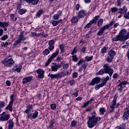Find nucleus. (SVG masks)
<instances>
[{
    "mask_svg": "<svg viewBox=\"0 0 129 129\" xmlns=\"http://www.w3.org/2000/svg\"><path fill=\"white\" fill-rule=\"evenodd\" d=\"M101 120V117H97L96 112L94 111L92 113V116L89 117L87 121V124L89 128H93L94 126L98 124V121Z\"/></svg>",
    "mask_w": 129,
    "mask_h": 129,
    "instance_id": "1",
    "label": "nucleus"
},
{
    "mask_svg": "<svg viewBox=\"0 0 129 129\" xmlns=\"http://www.w3.org/2000/svg\"><path fill=\"white\" fill-rule=\"evenodd\" d=\"M109 74V77H111L113 74V69L110 68L108 64H104L103 69H101L96 74V75H103V74Z\"/></svg>",
    "mask_w": 129,
    "mask_h": 129,
    "instance_id": "2",
    "label": "nucleus"
},
{
    "mask_svg": "<svg viewBox=\"0 0 129 129\" xmlns=\"http://www.w3.org/2000/svg\"><path fill=\"white\" fill-rule=\"evenodd\" d=\"M67 75H69V71L67 70H62L60 72L54 75L49 74L48 76V77H51L52 79L54 78L55 79H61V78L64 77V76H67Z\"/></svg>",
    "mask_w": 129,
    "mask_h": 129,
    "instance_id": "3",
    "label": "nucleus"
},
{
    "mask_svg": "<svg viewBox=\"0 0 129 129\" xmlns=\"http://www.w3.org/2000/svg\"><path fill=\"white\" fill-rule=\"evenodd\" d=\"M126 35V30L122 29L120 30L118 35H116L115 38H112V42H117V41H124Z\"/></svg>",
    "mask_w": 129,
    "mask_h": 129,
    "instance_id": "4",
    "label": "nucleus"
},
{
    "mask_svg": "<svg viewBox=\"0 0 129 129\" xmlns=\"http://www.w3.org/2000/svg\"><path fill=\"white\" fill-rule=\"evenodd\" d=\"M117 100V94H115L113 100L111 102L110 104V108L111 110L109 111L110 113H112L114 111L115 108H118L120 105V103H116Z\"/></svg>",
    "mask_w": 129,
    "mask_h": 129,
    "instance_id": "5",
    "label": "nucleus"
},
{
    "mask_svg": "<svg viewBox=\"0 0 129 129\" xmlns=\"http://www.w3.org/2000/svg\"><path fill=\"white\" fill-rule=\"evenodd\" d=\"M2 63L7 67H12L15 64V61L11 56V55L9 54L5 57L4 60L2 61Z\"/></svg>",
    "mask_w": 129,
    "mask_h": 129,
    "instance_id": "6",
    "label": "nucleus"
},
{
    "mask_svg": "<svg viewBox=\"0 0 129 129\" xmlns=\"http://www.w3.org/2000/svg\"><path fill=\"white\" fill-rule=\"evenodd\" d=\"M27 39V37H24V32H21L20 34L19 38L14 41L13 46L14 48H19L21 47V43L22 41H25Z\"/></svg>",
    "mask_w": 129,
    "mask_h": 129,
    "instance_id": "7",
    "label": "nucleus"
},
{
    "mask_svg": "<svg viewBox=\"0 0 129 129\" xmlns=\"http://www.w3.org/2000/svg\"><path fill=\"white\" fill-rule=\"evenodd\" d=\"M39 115V112L37 110H34V112L33 113H30V114H28L26 116V118L27 119H31V120L33 119H36V118H37L38 116Z\"/></svg>",
    "mask_w": 129,
    "mask_h": 129,
    "instance_id": "8",
    "label": "nucleus"
},
{
    "mask_svg": "<svg viewBox=\"0 0 129 129\" xmlns=\"http://www.w3.org/2000/svg\"><path fill=\"white\" fill-rule=\"evenodd\" d=\"M58 55H59V50H56V52L52 53L51 56L50 57V58L47 60V62L45 63V67L48 66L49 64L51 63V61H52V60H53L54 58H56V57H57Z\"/></svg>",
    "mask_w": 129,
    "mask_h": 129,
    "instance_id": "9",
    "label": "nucleus"
},
{
    "mask_svg": "<svg viewBox=\"0 0 129 129\" xmlns=\"http://www.w3.org/2000/svg\"><path fill=\"white\" fill-rule=\"evenodd\" d=\"M10 114L6 113V112H3L0 115V121H7L8 119H10Z\"/></svg>",
    "mask_w": 129,
    "mask_h": 129,
    "instance_id": "10",
    "label": "nucleus"
},
{
    "mask_svg": "<svg viewBox=\"0 0 129 129\" xmlns=\"http://www.w3.org/2000/svg\"><path fill=\"white\" fill-rule=\"evenodd\" d=\"M87 15L86 11L84 10H81L77 13V16L78 17L79 19H84Z\"/></svg>",
    "mask_w": 129,
    "mask_h": 129,
    "instance_id": "11",
    "label": "nucleus"
},
{
    "mask_svg": "<svg viewBox=\"0 0 129 129\" xmlns=\"http://www.w3.org/2000/svg\"><path fill=\"white\" fill-rule=\"evenodd\" d=\"M53 65L51 66V71L52 72H57L58 69H60L62 66L56 63H53Z\"/></svg>",
    "mask_w": 129,
    "mask_h": 129,
    "instance_id": "12",
    "label": "nucleus"
},
{
    "mask_svg": "<svg viewBox=\"0 0 129 129\" xmlns=\"http://www.w3.org/2000/svg\"><path fill=\"white\" fill-rule=\"evenodd\" d=\"M36 73L38 74V78L40 79H42V78H44V74L45 72L42 69H38L36 71Z\"/></svg>",
    "mask_w": 129,
    "mask_h": 129,
    "instance_id": "13",
    "label": "nucleus"
},
{
    "mask_svg": "<svg viewBox=\"0 0 129 129\" xmlns=\"http://www.w3.org/2000/svg\"><path fill=\"white\" fill-rule=\"evenodd\" d=\"M100 81H101V79L100 77H96L94 78L92 81L90 85H92L93 86L95 85V84H98V83H100Z\"/></svg>",
    "mask_w": 129,
    "mask_h": 129,
    "instance_id": "14",
    "label": "nucleus"
},
{
    "mask_svg": "<svg viewBox=\"0 0 129 129\" xmlns=\"http://www.w3.org/2000/svg\"><path fill=\"white\" fill-rule=\"evenodd\" d=\"M27 108L24 111V113H26L27 115H28V114H30L31 113V112L32 111V110L33 109V105L29 104L27 106Z\"/></svg>",
    "mask_w": 129,
    "mask_h": 129,
    "instance_id": "15",
    "label": "nucleus"
},
{
    "mask_svg": "<svg viewBox=\"0 0 129 129\" xmlns=\"http://www.w3.org/2000/svg\"><path fill=\"white\" fill-rule=\"evenodd\" d=\"M32 79H33L32 76H29V77L24 78L22 80L23 84H27V83L29 82H31Z\"/></svg>",
    "mask_w": 129,
    "mask_h": 129,
    "instance_id": "16",
    "label": "nucleus"
},
{
    "mask_svg": "<svg viewBox=\"0 0 129 129\" xmlns=\"http://www.w3.org/2000/svg\"><path fill=\"white\" fill-rule=\"evenodd\" d=\"M24 1L26 2V3H28L29 5H30V4H31V5H33V6H37V5L39 4V2L40 1V0H24Z\"/></svg>",
    "mask_w": 129,
    "mask_h": 129,
    "instance_id": "17",
    "label": "nucleus"
},
{
    "mask_svg": "<svg viewBox=\"0 0 129 129\" xmlns=\"http://www.w3.org/2000/svg\"><path fill=\"white\" fill-rule=\"evenodd\" d=\"M124 120H126L129 117V106L126 108V111L124 112L123 115Z\"/></svg>",
    "mask_w": 129,
    "mask_h": 129,
    "instance_id": "18",
    "label": "nucleus"
},
{
    "mask_svg": "<svg viewBox=\"0 0 129 129\" xmlns=\"http://www.w3.org/2000/svg\"><path fill=\"white\" fill-rule=\"evenodd\" d=\"M10 25V23L7 22H2L0 21V27L1 28H8Z\"/></svg>",
    "mask_w": 129,
    "mask_h": 129,
    "instance_id": "19",
    "label": "nucleus"
},
{
    "mask_svg": "<svg viewBox=\"0 0 129 129\" xmlns=\"http://www.w3.org/2000/svg\"><path fill=\"white\" fill-rule=\"evenodd\" d=\"M13 104L14 103H13V101H10L9 102V104L8 105V106L6 108V109H8V110L10 111L11 112H12V111H13Z\"/></svg>",
    "mask_w": 129,
    "mask_h": 129,
    "instance_id": "20",
    "label": "nucleus"
},
{
    "mask_svg": "<svg viewBox=\"0 0 129 129\" xmlns=\"http://www.w3.org/2000/svg\"><path fill=\"white\" fill-rule=\"evenodd\" d=\"M106 29L107 28L105 27V26H104L102 28H101L99 30V32H98L97 33L98 36H101V35H102V34L104 33V31H105Z\"/></svg>",
    "mask_w": 129,
    "mask_h": 129,
    "instance_id": "21",
    "label": "nucleus"
},
{
    "mask_svg": "<svg viewBox=\"0 0 129 129\" xmlns=\"http://www.w3.org/2000/svg\"><path fill=\"white\" fill-rule=\"evenodd\" d=\"M23 68V67L22 65H19V66L17 67V65L14 66V69H13L14 71H17L18 73L21 72V70H22V69Z\"/></svg>",
    "mask_w": 129,
    "mask_h": 129,
    "instance_id": "22",
    "label": "nucleus"
},
{
    "mask_svg": "<svg viewBox=\"0 0 129 129\" xmlns=\"http://www.w3.org/2000/svg\"><path fill=\"white\" fill-rule=\"evenodd\" d=\"M79 20H80V19L78 18V16H75L72 19V23H73V24H76L79 22Z\"/></svg>",
    "mask_w": 129,
    "mask_h": 129,
    "instance_id": "23",
    "label": "nucleus"
},
{
    "mask_svg": "<svg viewBox=\"0 0 129 129\" xmlns=\"http://www.w3.org/2000/svg\"><path fill=\"white\" fill-rule=\"evenodd\" d=\"M109 80V77L107 76L106 78H104L102 84L104 86H105L106 85V83H107V82Z\"/></svg>",
    "mask_w": 129,
    "mask_h": 129,
    "instance_id": "24",
    "label": "nucleus"
},
{
    "mask_svg": "<svg viewBox=\"0 0 129 129\" xmlns=\"http://www.w3.org/2000/svg\"><path fill=\"white\" fill-rule=\"evenodd\" d=\"M99 111L100 115H103L104 113L106 112V109H105V107H101L99 108Z\"/></svg>",
    "mask_w": 129,
    "mask_h": 129,
    "instance_id": "25",
    "label": "nucleus"
},
{
    "mask_svg": "<svg viewBox=\"0 0 129 129\" xmlns=\"http://www.w3.org/2000/svg\"><path fill=\"white\" fill-rule=\"evenodd\" d=\"M93 101V98H91L90 100L87 101L86 102H85L84 104L83 105V107H86L88 105V104H90Z\"/></svg>",
    "mask_w": 129,
    "mask_h": 129,
    "instance_id": "26",
    "label": "nucleus"
},
{
    "mask_svg": "<svg viewBox=\"0 0 129 129\" xmlns=\"http://www.w3.org/2000/svg\"><path fill=\"white\" fill-rule=\"evenodd\" d=\"M115 51L114 50H109L108 52V55L109 57H111L112 58H114V55H115Z\"/></svg>",
    "mask_w": 129,
    "mask_h": 129,
    "instance_id": "27",
    "label": "nucleus"
},
{
    "mask_svg": "<svg viewBox=\"0 0 129 129\" xmlns=\"http://www.w3.org/2000/svg\"><path fill=\"white\" fill-rule=\"evenodd\" d=\"M114 24H115V21L114 20H112L110 22L109 24H107L106 25H105V26L107 29H108L109 28H110L111 26L114 25Z\"/></svg>",
    "mask_w": 129,
    "mask_h": 129,
    "instance_id": "28",
    "label": "nucleus"
},
{
    "mask_svg": "<svg viewBox=\"0 0 129 129\" xmlns=\"http://www.w3.org/2000/svg\"><path fill=\"white\" fill-rule=\"evenodd\" d=\"M50 24H52L53 27H56L59 25L58 22L56 20H51Z\"/></svg>",
    "mask_w": 129,
    "mask_h": 129,
    "instance_id": "29",
    "label": "nucleus"
},
{
    "mask_svg": "<svg viewBox=\"0 0 129 129\" xmlns=\"http://www.w3.org/2000/svg\"><path fill=\"white\" fill-rule=\"evenodd\" d=\"M65 48H66V47L64 45H59V49L60 50V53L65 52Z\"/></svg>",
    "mask_w": 129,
    "mask_h": 129,
    "instance_id": "30",
    "label": "nucleus"
},
{
    "mask_svg": "<svg viewBox=\"0 0 129 129\" xmlns=\"http://www.w3.org/2000/svg\"><path fill=\"white\" fill-rule=\"evenodd\" d=\"M14 127V122L12 120H9V124L8 126V129H13Z\"/></svg>",
    "mask_w": 129,
    "mask_h": 129,
    "instance_id": "31",
    "label": "nucleus"
},
{
    "mask_svg": "<svg viewBox=\"0 0 129 129\" xmlns=\"http://www.w3.org/2000/svg\"><path fill=\"white\" fill-rule=\"evenodd\" d=\"M43 55L44 56H47L50 54V50L48 49H45L42 52Z\"/></svg>",
    "mask_w": 129,
    "mask_h": 129,
    "instance_id": "32",
    "label": "nucleus"
},
{
    "mask_svg": "<svg viewBox=\"0 0 129 129\" xmlns=\"http://www.w3.org/2000/svg\"><path fill=\"white\" fill-rule=\"evenodd\" d=\"M26 12H27V10H26L24 9H20L18 11V14H19V15H24V14H26Z\"/></svg>",
    "mask_w": 129,
    "mask_h": 129,
    "instance_id": "33",
    "label": "nucleus"
},
{
    "mask_svg": "<svg viewBox=\"0 0 129 129\" xmlns=\"http://www.w3.org/2000/svg\"><path fill=\"white\" fill-rule=\"evenodd\" d=\"M77 125V121L75 120H73L72 121L71 123V126L72 127H74Z\"/></svg>",
    "mask_w": 129,
    "mask_h": 129,
    "instance_id": "34",
    "label": "nucleus"
},
{
    "mask_svg": "<svg viewBox=\"0 0 129 129\" xmlns=\"http://www.w3.org/2000/svg\"><path fill=\"white\" fill-rule=\"evenodd\" d=\"M103 86H104L102 83L96 85L95 88V90H98V89H99V88H101V87H103Z\"/></svg>",
    "mask_w": 129,
    "mask_h": 129,
    "instance_id": "35",
    "label": "nucleus"
},
{
    "mask_svg": "<svg viewBox=\"0 0 129 129\" xmlns=\"http://www.w3.org/2000/svg\"><path fill=\"white\" fill-rule=\"evenodd\" d=\"M93 58V56H87L85 57V60L87 61V62H89V61H91Z\"/></svg>",
    "mask_w": 129,
    "mask_h": 129,
    "instance_id": "36",
    "label": "nucleus"
},
{
    "mask_svg": "<svg viewBox=\"0 0 129 129\" xmlns=\"http://www.w3.org/2000/svg\"><path fill=\"white\" fill-rule=\"evenodd\" d=\"M72 60L74 61V62H77L78 61V57H77V55H73L72 56Z\"/></svg>",
    "mask_w": 129,
    "mask_h": 129,
    "instance_id": "37",
    "label": "nucleus"
},
{
    "mask_svg": "<svg viewBox=\"0 0 129 129\" xmlns=\"http://www.w3.org/2000/svg\"><path fill=\"white\" fill-rule=\"evenodd\" d=\"M127 84H128V83L126 81H123V82H120V84H119V86H120V87H122V85H126Z\"/></svg>",
    "mask_w": 129,
    "mask_h": 129,
    "instance_id": "38",
    "label": "nucleus"
},
{
    "mask_svg": "<svg viewBox=\"0 0 129 129\" xmlns=\"http://www.w3.org/2000/svg\"><path fill=\"white\" fill-rule=\"evenodd\" d=\"M43 13V10H39L38 12L37 13V14L36 15V17L39 18V17L41 16V15H42Z\"/></svg>",
    "mask_w": 129,
    "mask_h": 129,
    "instance_id": "39",
    "label": "nucleus"
},
{
    "mask_svg": "<svg viewBox=\"0 0 129 129\" xmlns=\"http://www.w3.org/2000/svg\"><path fill=\"white\" fill-rule=\"evenodd\" d=\"M6 106V102L4 101L0 102V109L4 108V107Z\"/></svg>",
    "mask_w": 129,
    "mask_h": 129,
    "instance_id": "40",
    "label": "nucleus"
},
{
    "mask_svg": "<svg viewBox=\"0 0 129 129\" xmlns=\"http://www.w3.org/2000/svg\"><path fill=\"white\" fill-rule=\"evenodd\" d=\"M106 51H107V47H103L101 49V53L104 54V53H106Z\"/></svg>",
    "mask_w": 129,
    "mask_h": 129,
    "instance_id": "41",
    "label": "nucleus"
},
{
    "mask_svg": "<svg viewBox=\"0 0 129 129\" xmlns=\"http://www.w3.org/2000/svg\"><path fill=\"white\" fill-rule=\"evenodd\" d=\"M106 60L107 62H108L109 63H110L112 62V60H113V57H111L109 56L107 57Z\"/></svg>",
    "mask_w": 129,
    "mask_h": 129,
    "instance_id": "42",
    "label": "nucleus"
},
{
    "mask_svg": "<svg viewBox=\"0 0 129 129\" xmlns=\"http://www.w3.org/2000/svg\"><path fill=\"white\" fill-rule=\"evenodd\" d=\"M63 69H68L69 68V64L68 63H64L62 64Z\"/></svg>",
    "mask_w": 129,
    "mask_h": 129,
    "instance_id": "43",
    "label": "nucleus"
},
{
    "mask_svg": "<svg viewBox=\"0 0 129 129\" xmlns=\"http://www.w3.org/2000/svg\"><path fill=\"white\" fill-rule=\"evenodd\" d=\"M118 9L116 8V7H113L111 8V11L112 13H116L117 12Z\"/></svg>",
    "mask_w": 129,
    "mask_h": 129,
    "instance_id": "44",
    "label": "nucleus"
},
{
    "mask_svg": "<svg viewBox=\"0 0 129 129\" xmlns=\"http://www.w3.org/2000/svg\"><path fill=\"white\" fill-rule=\"evenodd\" d=\"M76 53H77V46L74 47L73 50L72 52V55H74V54H76Z\"/></svg>",
    "mask_w": 129,
    "mask_h": 129,
    "instance_id": "45",
    "label": "nucleus"
},
{
    "mask_svg": "<svg viewBox=\"0 0 129 129\" xmlns=\"http://www.w3.org/2000/svg\"><path fill=\"white\" fill-rule=\"evenodd\" d=\"M8 38H9V36H8V35H5L4 36H3L1 38V40L2 41H6V40H7V39H8Z\"/></svg>",
    "mask_w": 129,
    "mask_h": 129,
    "instance_id": "46",
    "label": "nucleus"
},
{
    "mask_svg": "<svg viewBox=\"0 0 129 129\" xmlns=\"http://www.w3.org/2000/svg\"><path fill=\"white\" fill-rule=\"evenodd\" d=\"M50 107H51V109L54 110L57 107V106L56 105V104H51L50 105Z\"/></svg>",
    "mask_w": 129,
    "mask_h": 129,
    "instance_id": "47",
    "label": "nucleus"
},
{
    "mask_svg": "<svg viewBox=\"0 0 129 129\" xmlns=\"http://www.w3.org/2000/svg\"><path fill=\"white\" fill-rule=\"evenodd\" d=\"M103 24V19H100L98 22V26H101Z\"/></svg>",
    "mask_w": 129,
    "mask_h": 129,
    "instance_id": "48",
    "label": "nucleus"
},
{
    "mask_svg": "<svg viewBox=\"0 0 129 129\" xmlns=\"http://www.w3.org/2000/svg\"><path fill=\"white\" fill-rule=\"evenodd\" d=\"M48 46H52L54 45V40H49L48 43Z\"/></svg>",
    "mask_w": 129,
    "mask_h": 129,
    "instance_id": "49",
    "label": "nucleus"
},
{
    "mask_svg": "<svg viewBox=\"0 0 129 129\" xmlns=\"http://www.w3.org/2000/svg\"><path fill=\"white\" fill-rule=\"evenodd\" d=\"M9 42H2L1 44L2 47H7V46H9Z\"/></svg>",
    "mask_w": 129,
    "mask_h": 129,
    "instance_id": "50",
    "label": "nucleus"
},
{
    "mask_svg": "<svg viewBox=\"0 0 129 129\" xmlns=\"http://www.w3.org/2000/svg\"><path fill=\"white\" fill-rule=\"evenodd\" d=\"M69 84L72 86V85H74V84H75V80H70V82H69Z\"/></svg>",
    "mask_w": 129,
    "mask_h": 129,
    "instance_id": "51",
    "label": "nucleus"
},
{
    "mask_svg": "<svg viewBox=\"0 0 129 129\" xmlns=\"http://www.w3.org/2000/svg\"><path fill=\"white\" fill-rule=\"evenodd\" d=\"M60 16H59L57 14H55L53 16V18L55 20H59V17Z\"/></svg>",
    "mask_w": 129,
    "mask_h": 129,
    "instance_id": "52",
    "label": "nucleus"
},
{
    "mask_svg": "<svg viewBox=\"0 0 129 129\" xmlns=\"http://www.w3.org/2000/svg\"><path fill=\"white\" fill-rule=\"evenodd\" d=\"M16 8H17V10H21L20 9L22 8V4H17Z\"/></svg>",
    "mask_w": 129,
    "mask_h": 129,
    "instance_id": "53",
    "label": "nucleus"
},
{
    "mask_svg": "<svg viewBox=\"0 0 129 129\" xmlns=\"http://www.w3.org/2000/svg\"><path fill=\"white\" fill-rule=\"evenodd\" d=\"M121 3H122V0H117V5L118 7H120L121 5Z\"/></svg>",
    "mask_w": 129,
    "mask_h": 129,
    "instance_id": "54",
    "label": "nucleus"
},
{
    "mask_svg": "<svg viewBox=\"0 0 129 129\" xmlns=\"http://www.w3.org/2000/svg\"><path fill=\"white\" fill-rule=\"evenodd\" d=\"M127 39H129V32H128L125 36L123 41H126V40H127Z\"/></svg>",
    "mask_w": 129,
    "mask_h": 129,
    "instance_id": "55",
    "label": "nucleus"
},
{
    "mask_svg": "<svg viewBox=\"0 0 129 129\" xmlns=\"http://www.w3.org/2000/svg\"><path fill=\"white\" fill-rule=\"evenodd\" d=\"M15 19V14H12L10 15V20L11 21H14V19Z\"/></svg>",
    "mask_w": 129,
    "mask_h": 129,
    "instance_id": "56",
    "label": "nucleus"
},
{
    "mask_svg": "<svg viewBox=\"0 0 129 129\" xmlns=\"http://www.w3.org/2000/svg\"><path fill=\"white\" fill-rule=\"evenodd\" d=\"M54 46L53 45H49L48 46V50H50V51H53L54 50Z\"/></svg>",
    "mask_w": 129,
    "mask_h": 129,
    "instance_id": "57",
    "label": "nucleus"
},
{
    "mask_svg": "<svg viewBox=\"0 0 129 129\" xmlns=\"http://www.w3.org/2000/svg\"><path fill=\"white\" fill-rule=\"evenodd\" d=\"M73 77L74 78H77L78 77V73H74L73 74Z\"/></svg>",
    "mask_w": 129,
    "mask_h": 129,
    "instance_id": "58",
    "label": "nucleus"
},
{
    "mask_svg": "<svg viewBox=\"0 0 129 129\" xmlns=\"http://www.w3.org/2000/svg\"><path fill=\"white\" fill-rule=\"evenodd\" d=\"M124 18L127 20H129V14L128 13H125L124 15Z\"/></svg>",
    "mask_w": 129,
    "mask_h": 129,
    "instance_id": "59",
    "label": "nucleus"
},
{
    "mask_svg": "<svg viewBox=\"0 0 129 129\" xmlns=\"http://www.w3.org/2000/svg\"><path fill=\"white\" fill-rule=\"evenodd\" d=\"M91 27V24L90 23H88L85 27V29H89V28H90Z\"/></svg>",
    "mask_w": 129,
    "mask_h": 129,
    "instance_id": "60",
    "label": "nucleus"
},
{
    "mask_svg": "<svg viewBox=\"0 0 129 129\" xmlns=\"http://www.w3.org/2000/svg\"><path fill=\"white\" fill-rule=\"evenodd\" d=\"M32 36L33 37H40V34H37V33H36L35 32H33L32 33Z\"/></svg>",
    "mask_w": 129,
    "mask_h": 129,
    "instance_id": "61",
    "label": "nucleus"
},
{
    "mask_svg": "<svg viewBox=\"0 0 129 129\" xmlns=\"http://www.w3.org/2000/svg\"><path fill=\"white\" fill-rule=\"evenodd\" d=\"M54 123H55V121L51 120L50 122L49 126H53V125H54Z\"/></svg>",
    "mask_w": 129,
    "mask_h": 129,
    "instance_id": "62",
    "label": "nucleus"
},
{
    "mask_svg": "<svg viewBox=\"0 0 129 129\" xmlns=\"http://www.w3.org/2000/svg\"><path fill=\"white\" fill-rule=\"evenodd\" d=\"M80 8V5L79 4H77V5L76 6V11H79Z\"/></svg>",
    "mask_w": 129,
    "mask_h": 129,
    "instance_id": "63",
    "label": "nucleus"
},
{
    "mask_svg": "<svg viewBox=\"0 0 129 129\" xmlns=\"http://www.w3.org/2000/svg\"><path fill=\"white\" fill-rule=\"evenodd\" d=\"M56 15H58L59 17H60L62 15V11H58L56 14Z\"/></svg>",
    "mask_w": 129,
    "mask_h": 129,
    "instance_id": "64",
    "label": "nucleus"
}]
</instances>
